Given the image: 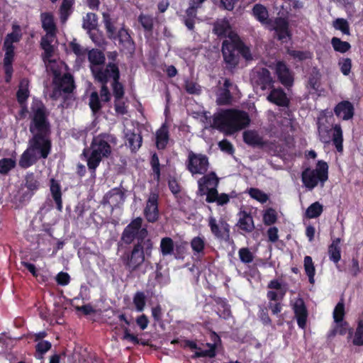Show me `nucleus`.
<instances>
[{"mask_svg": "<svg viewBox=\"0 0 363 363\" xmlns=\"http://www.w3.org/2000/svg\"><path fill=\"white\" fill-rule=\"evenodd\" d=\"M33 117L29 125L32 134L28 147L21 155L18 164L27 169L40 159L45 160L52 151L51 125L45 106L40 101L36 107H31Z\"/></svg>", "mask_w": 363, "mask_h": 363, "instance_id": "1", "label": "nucleus"}, {"mask_svg": "<svg viewBox=\"0 0 363 363\" xmlns=\"http://www.w3.org/2000/svg\"><path fill=\"white\" fill-rule=\"evenodd\" d=\"M132 244L130 250L124 252L120 257L125 269L130 273L138 269L146 259L152 257L154 249L153 240L149 235L139 238Z\"/></svg>", "mask_w": 363, "mask_h": 363, "instance_id": "2", "label": "nucleus"}, {"mask_svg": "<svg viewBox=\"0 0 363 363\" xmlns=\"http://www.w3.org/2000/svg\"><path fill=\"white\" fill-rule=\"evenodd\" d=\"M213 121V127L227 135L245 128L250 123L247 112L236 109L223 110L215 115Z\"/></svg>", "mask_w": 363, "mask_h": 363, "instance_id": "3", "label": "nucleus"}, {"mask_svg": "<svg viewBox=\"0 0 363 363\" xmlns=\"http://www.w3.org/2000/svg\"><path fill=\"white\" fill-rule=\"evenodd\" d=\"M103 21L108 39L112 40L121 51L132 54L135 49V43L131 36L132 31L124 23L119 29L108 13L103 14Z\"/></svg>", "mask_w": 363, "mask_h": 363, "instance_id": "4", "label": "nucleus"}, {"mask_svg": "<svg viewBox=\"0 0 363 363\" xmlns=\"http://www.w3.org/2000/svg\"><path fill=\"white\" fill-rule=\"evenodd\" d=\"M111 135L100 133L94 136L90 145L91 153L88 158V169L93 178L96 177V171L103 158H108L111 155L112 149L109 144Z\"/></svg>", "mask_w": 363, "mask_h": 363, "instance_id": "5", "label": "nucleus"}, {"mask_svg": "<svg viewBox=\"0 0 363 363\" xmlns=\"http://www.w3.org/2000/svg\"><path fill=\"white\" fill-rule=\"evenodd\" d=\"M328 179V164L323 160L318 161L315 169L308 167L301 173L302 183L308 190H313L318 183L323 186Z\"/></svg>", "mask_w": 363, "mask_h": 363, "instance_id": "6", "label": "nucleus"}, {"mask_svg": "<svg viewBox=\"0 0 363 363\" xmlns=\"http://www.w3.org/2000/svg\"><path fill=\"white\" fill-rule=\"evenodd\" d=\"M143 220L141 217L133 219L123 229L121 240L125 245H130L139 238L148 235L147 228L143 227Z\"/></svg>", "mask_w": 363, "mask_h": 363, "instance_id": "7", "label": "nucleus"}, {"mask_svg": "<svg viewBox=\"0 0 363 363\" xmlns=\"http://www.w3.org/2000/svg\"><path fill=\"white\" fill-rule=\"evenodd\" d=\"M229 40H224L222 42L221 52L225 67L229 71H233L238 65L240 62L239 54L235 48L234 40L231 33L228 35Z\"/></svg>", "mask_w": 363, "mask_h": 363, "instance_id": "8", "label": "nucleus"}, {"mask_svg": "<svg viewBox=\"0 0 363 363\" xmlns=\"http://www.w3.org/2000/svg\"><path fill=\"white\" fill-rule=\"evenodd\" d=\"M186 169L192 174H205L209 167L208 158L206 155L189 152L186 162Z\"/></svg>", "mask_w": 363, "mask_h": 363, "instance_id": "9", "label": "nucleus"}, {"mask_svg": "<svg viewBox=\"0 0 363 363\" xmlns=\"http://www.w3.org/2000/svg\"><path fill=\"white\" fill-rule=\"evenodd\" d=\"M90 69L95 82L99 83L108 84L110 79L121 77L119 67L115 62H108L105 67H91Z\"/></svg>", "mask_w": 363, "mask_h": 363, "instance_id": "10", "label": "nucleus"}, {"mask_svg": "<svg viewBox=\"0 0 363 363\" xmlns=\"http://www.w3.org/2000/svg\"><path fill=\"white\" fill-rule=\"evenodd\" d=\"M208 224L215 238L225 242L230 240V226L224 218H220L217 221L216 218L210 216L208 219Z\"/></svg>", "mask_w": 363, "mask_h": 363, "instance_id": "11", "label": "nucleus"}, {"mask_svg": "<svg viewBox=\"0 0 363 363\" xmlns=\"http://www.w3.org/2000/svg\"><path fill=\"white\" fill-rule=\"evenodd\" d=\"M214 336V342L215 343H207L206 345L209 347L208 350H202L199 347H198L196 342L190 340H185L183 342L184 347H189L191 350H196L194 354L192 356V358H199V357H210L213 358L216 355V341H220V337L215 333H213Z\"/></svg>", "mask_w": 363, "mask_h": 363, "instance_id": "12", "label": "nucleus"}, {"mask_svg": "<svg viewBox=\"0 0 363 363\" xmlns=\"http://www.w3.org/2000/svg\"><path fill=\"white\" fill-rule=\"evenodd\" d=\"M275 74L278 81L287 89L294 84V72L284 61H278L275 65Z\"/></svg>", "mask_w": 363, "mask_h": 363, "instance_id": "13", "label": "nucleus"}, {"mask_svg": "<svg viewBox=\"0 0 363 363\" xmlns=\"http://www.w3.org/2000/svg\"><path fill=\"white\" fill-rule=\"evenodd\" d=\"M144 216L149 223H153L158 220L160 217L158 192L150 191L144 208Z\"/></svg>", "mask_w": 363, "mask_h": 363, "instance_id": "14", "label": "nucleus"}, {"mask_svg": "<svg viewBox=\"0 0 363 363\" xmlns=\"http://www.w3.org/2000/svg\"><path fill=\"white\" fill-rule=\"evenodd\" d=\"M22 38L21 26L18 24L12 25V32L8 33L4 39L3 50L5 51L4 57H14L15 47L13 43H18Z\"/></svg>", "mask_w": 363, "mask_h": 363, "instance_id": "15", "label": "nucleus"}, {"mask_svg": "<svg viewBox=\"0 0 363 363\" xmlns=\"http://www.w3.org/2000/svg\"><path fill=\"white\" fill-rule=\"evenodd\" d=\"M252 81L263 91L270 89L274 86V80L271 73L265 67L260 68L254 73Z\"/></svg>", "mask_w": 363, "mask_h": 363, "instance_id": "16", "label": "nucleus"}, {"mask_svg": "<svg viewBox=\"0 0 363 363\" xmlns=\"http://www.w3.org/2000/svg\"><path fill=\"white\" fill-rule=\"evenodd\" d=\"M54 82L55 87L53 91L54 94H57V92L61 91L65 94H72L75 89L74 82L73 77L69 73H65L62 77L58 79L55 78Z\"/></svg>", "mask_w": 363, "mask_h": 363, "instance_id": "17", "label": "nucleus"}, {"mask_svg": "<svg viewBox=\"0 0 363 363\" xmlns=\"http://www.w3.org/2000/svg\"><path fill=\"white\" fill-rule=\"evenodd\" d=\"M292 308L298 327L304 330L306 327L308 313L303 299L301 298H296Z\"/></svg>", "mask_w": 363, "mask_h": 363, "instance_id": "18", "label": "nucleus"}, {"mask_svg": "<svg viewBox=\"0 0 363 363\" xmlns=\"http://www.w3.org/2000/svg\"><path fill=\"white\" fill-rule=\"evenodd\" d=\"M239 217L236 226L240 230L245 233H251L255 229L253 217L250 212L241 210L238 213Z\"/></svg>", "mask_w": 363, "mask_h": 363, "instance_id": "19", "label": "nucleus"}, {"mask_svg": "<svg viewBox=\"0 0 363 363\" xmlns=\"http://www.w3.org/2000/svg\"><path fill=\"white\" fill-rule=\"evenodd\" d=\"M270 89L271 91L267 97L269 102L280 107L288 108L289 106L290 99L282 88H274L273 86Z\"/></svg>", "mask_w": 363, "mask_h": 363, "instance_id": "20", "label": "nucleus"}, {"mask_svg": "<svg viewBox=\"0 0 363 363\" xmlns=\"http://www.w3.org/2000/svg\"><path fill=\"white\" fill-rule=\"evenodd\" d=\"M334 113L338 118H342L345 121L352 118L354 114V108L353 104L344 100L339 102L334 108Z\"/></svg>", "mask_w": 363, "mask_h": 363, "instance_id": "21", "label": "nucleus"}, {"mask_svg": "<svg viewBox=\"0 0 363 363\" xmlns=\"http://www.w3.org/2000/svg\"><path fill=\"white\" fill-rule=\"evenodd\" d=\"M50 191L51 196L56 205V209L62 212L63 208L62 205V193L61 190V185L60 182L54 178L50 180Z\"/></svg>", "mask_w": 363, "mask_h": 363, "instance_id": "22", "label": "nucleus"}, {"mask_svg": "<svg viewBox=\"0 0 363 363\" xmlns=\"http://www.w3.org/2000/svg\"><path fill=\"white\" fill-rule=\"evenodd\" d=\"M274 29L279 40H283L287 37L290 38L291 36L289 22L284 18L278 17L275 18Z\"/></svg>", "mask_w": 363, "mask_h": 363, "instance_id": "23", "label": "nucleus"}, {"mask_svg": "<svg viewBox=\"0 0 363 363\" xmlns=\"http://www.w3.org/2000/svg\"><path fill=\"white\" fill-rule=\"evenodd\" d=\"M124 193L119 188L111 189L104 196V203L116 207L124 202Z\"/></svg>", "mask_w": 363, "mask_h": 363, "instance_id": "24", "label": "nucleus"}, {"mask_svg": "<svg viewBox=\"0 0 363 363\" xmlns=\"http://www.w3.org/2000/svg\"><path fill=\"white\" fill-rule=\"evenodd\" d=\"M243 141L252 147H263L267 145V142L263 140V138L257 131L252 130L244 131Z\"/></svg>", "mask_w": 363, "mask_h": 363, "instance_id": "25", "label": "nucleus"}, {"mask_svg": "<svg viewBox=\"0 0 363 363\" xmlns=\"http://www.w3.org/2000/svg\"><path fill=\"white\" fill-rule=\"evenodd\" d=\"M340 241V238H335L333 240L332 243L328 246L329 259L336 264V268L339 272L342 271V268L338 264V262L341 259Z\"/></svg>", "mask_w": 363, "mask_h": 363, "instance_id": "26", "label": "nucleus"}, {"mask_svg": "<svg viewBox=\"0 0 363 363\" xmlns=\"http://www.w3.org/2000/svg\"><path fill=\"white\" fill-rule=\"evenodd\" d=\"M231 35L238 54H240L246 61L252 60V55L250 48L245 45L236 33H231Z\"/></svg>", "mask_w": 363, "mask_h": 363, "instance_id": "27", "label": "nucleus"}, {"mask_svg": "<svg viewBox=\"0 0 363 363\" xmlns=\"http://www.w3.org/2000/svg\"><path fill=\"white\" fill-rule=\"evenodd\" d=\"M335 325L329 332V337H334L337 334L340 335H345L346 333L348 334L347 339L350 340L353 335V328H349V323L345 320L341 322H335Z\"/></svg>", "mask_w": 363, "mask_h": 363, "instance_id": "28", "label": "nucleus"}, {"mask_svg": "<svg viewBox=\"0 0 363 363\" xmlns=\"http://www.w3.org/2000/svg\"><path fill=\"white\" fill-rule=\"evenodd\" d=\"M213 32L218 38H228V35L230 33H234L231 30L230 23L226 19L221 21H217L213 24Z\"/></svg>", "mask_w": 363, "mask_h": 363, "instance_id": "29", "label": "nucleus"}, {"mask_svg": "<svg viewBox=\"0 0 363 363\" xmlns=\"http://www.w3.org/2000/svg\"><path fill=\"white\" fill-rule=\"evenodd\" d=\"M29 96V80L27 78H23L20 81L18 89L16 91L17 101L20 105H23L26 104Z\"/></svg>", "mask_w": 363, "mask_h": 363, "instance_id": "30", "label": "nucleus"}, {"mask_svg": "<svg viewBox=\"0 0 363 363\" xmlns=\"http://www.w3.org/2000/svg\"><path fill=\"white\" fill-rule=\"evenodd\" d=\"M127 145L132 152H135L141 147L143 137L140 133H135L130 130H127L125 135Z\"/></svg>", "mask_w": 363, "mask_h": 363, "instance_id": "31", "label": "nucleus"}, {"mask_svg": "<svg viewBox=\"0 0 363 363\" xmlns=\"http://www.w3.org/2000/svg\"><path fill=\"white\" fill-rule=\"evenodd\" d=\"M138 21L145 31V37L152 35L154 29L155 18L149 14L140 13L138 17Z\"/></svg>", "mask_w": 363, "mask_h": 363, "instance_id": "32", "label": "nucleus"}, {"mask_svg": "<svg viewBox=\"0 0 363 363\" xmlns=\"http://www.w3.org/2000/svg\"><path fill=\"white\" fill-rule=\"evenodd\" d=\"M169 139V130L165 124H163L156 132V147L158 150H164Z\"/></svg>", "mask_w": 363, "mask_h": 363, "instance_id": "33", "label": "nucleus"}, {"mask_svg": "<svg viewBox=\"0 0 363 363\" xmlns=\"http://www.w3.org/2000/svg\"><path fill=\"white\" fill-rule=\"evenodd\" d=\"M332 141L338 152H343V133L341 125L335 124L332 128Z\"/></svg>", "mask_w": 363, "mask_h": 363, "instance_id": "34", "label": "nucleus"}, {"mask_svg": "<svg viewBox=\"0 0 363 363\" xmlns=\"http://www.w3.org/2000/svg\"><path fill=\"white\" fill-rule=\"evenodd\" d=\"M42 27L48 34L54 35L56 30V26L54 22L53 16L50 13H42L40 15Z\"/></svg>", "mask_w": 363, "mask_h": 363, "instance_id": "35", "label": "nucleus"}, {"mask_svg": "<svg viewBox=\"0 0 363 363\" xmlns=\"http://www.w3.org/2000/svg\"><path fill=\"white\" fill-rule=\"evenodd\" d=\"M118 319L121 321H123L125 324V326L121 325V328H123V333H124L123 339L127 340L133 342L135 345L139 344L138 337L136 335L131 334L130 333V330L127 327L130 325V323H131L130 320H129L126 318L125 315L123 313H121L118 315Z\"/></svg>", "mask_w": 363, "mask_h": 363, "instance_id": "36", "label": "nucleus"}, {"mask_svg": "<svg viewBox=\"0 0 363 363\" xmlns=\"http://www.w3.org/2000/svg\"><path fill=\"white\" fill-rule=\"evenodd\" d=\"M215 301L219 306L218 312L219 317L225 320L229 319V318L232 316V313L230 306L228 303L227 300L225 298L218 297L215 300Z\"/></svg>", "mask_w": 363, "mask_h": 363, "instance_id": "37", "label": "nucleus"}, {"mask_svg": "<svg viewBox=\"0 0 363 363\" xmlns=\"http://www.w3.org/2000/svg\"><path fill=\"white\" fill-rule=\"evenodd\" d=\"M252 14L262 23H267L269 13L267 8L260 4H256L252 8Z\"/></svg>", "mask_w": 363, "mask_h": 363, "instance_id": "38", "label": "nucleus"}, {"mask_svg": "<svg viewBox=\"0 0 363 363\" xmlns=\"http://www.w3.org/2000/svg\"><path fill=\"white\" fill-rule=\"evenodd\" d=\"M88 60L91 63V67H100L105 62V56L104 53L99 50H91L88 53Z\"/></svg>", "mask_w": 363, "mask_h": 363, "instance_id": "39", "label": "nucleus"}, {"mask_svg": "<svg viewBox=\"0 0 363 363\" xmlns=\"http://www.w3.org/2000/svg\"><path fill=\"white\" fill-rule=\"evenodd\" d=\"M197 17V11L192 7H188L185 11V15L183 16V22L189 30H194L195 19Z\"/></svg>", "mask_w": 363, "mask_h": 363, "instance_id": "40", "label": "nucleus"}, {"mask_svg": "<svg viewBox=\"0 0 363 363\" xmlns=\"http://www.w3.org/2000/svg\"><path fill=\"white\" fill-rule=\"evenodd\" d=\"M191 247L194 255H203L206 247V241L203 237L196 236L191 240Z\"/></svg>", "mask_w": 363, "mask_h": 363, "instance_id": "41", "label": "nucleus"}, {"mask_svg": "<svg viewBox=\"0 0 363 363\" xmlns=\"http://www.w3.org/2000/svg\"><path fill=\"white\" fill-rule=\"evenodd\" d=\"M160 248V252L164 257L172 255L174 250V243L173 240L169 237L162 238Z\"/></svg>", "mask_w": 363, "mask_h": 363, "instance_id": "42", "label": "nucleus"}, {"mask_svg": "<svg viewBox=\"0 0 363 363\" xmlns=\"http://www.w3.org/2000/svg\"><path fill=\"white\" fill-rule=\"evenodd\" d=\"M323 211V206L318 201L311 204L306 209L305 216L307 218H316L319 217Z\"/></svg>", "mask_w": 363, "mask_h": 363, "instance_id": "43", "label": "nucleus"}, {"mask_svg": "<svg viewBox=\"0 0 363 363\" xmlns=\"http://www.w3.org/2000/svg\"><path fill=\"white\" fill-rule=\"evenodd\" d=\"M25 186L32 192V194L40 187V183L33 172H28L25 177Z\"/></svg>", "mask_w": 363, "mask_h": 363, "instance_id": "44", "label": "nucleus"}, {"mask_svg": "<svg viewBox=\"0 0 363 363\" xmlns=\"http://www.w3.org/2000/svg\"><path fill=\"white\" fill-rule=\"evenodd\" d=\"M331 45L335 51L340 53H345L351 48V45L348 42L342 41L337 37L331 39Z\"/></svg>", "mask_w": 363, "mask_h": 363, "instance_id": "45", "label": "nucleus"}, {"mask_svg": "<svg viewBox=\"0 0 363 363\" xmlns=\"http://www.w3.org/2000/svg\"><path fill=\"white\" fill-rule=\"evenodd\" d=\"M304 269L306 274L308 277V281L311 284H313L314 277L315 274V269L311 257L306 255L304 257Z\"/></svg>", "mask_w": 363, "mask_h": 363, "instance_id": "46", "label": "nucleus"}, {"mask_svg": "<svg viewBox=\"0 0 363 363\" xmlns=\"http://www.w3.org/2000/svg\"><path fill=\"white\" fill-rule=\"evenodd\" d=\"M121 77H117L112 80L111 87L114 99H123L125 95L124 86L120 82Z\"/></svg>", "mask_w": 363, "mask_h": 363, "instance_id": "47", "label": "nucleus"}, {"mask_svg": "<svg viewBox=\"0 0 363 363\" xmlns=\"http://www.w3.org/2000/svg\"><path fill=\"white\" fill-rule=\"evenodd\" d=\"M352 344L354 346H363V320H359L355 331H353Z\"/></svg>", "mask_w": 363, "mask_h": 363, "instance_id": "48", "label": "nucleus"}, {"mask_svg": "<svg viewBox=\"0 0 363 363\" xmlns=\"http://www.w3.org/2000/svg\"><path fill=\"white\" fill-rule=\"evenodd\" d=\"M150 165L153 172L154 180L160 182L161 178L160 164L158 155L155 152L151 157Z\"/></svg>", "mask_w": 363, "mask_h": 363, "instance_id": "49", "label": "nucleus"}, {"mask_svg": "<svg viewBox=\"0 0 363 363\" xmlns=\"http://www.w3.org/2000/svg\"><path fill=\"white\" fill-rule=\"evenodd\" d=\"M200 182L206 186L217 187L218 185L219 179L214 172H211L207 174H204L201 179H199Z\"/></svg>", "mask_w": 363, "mask_h": 363, "instance_id": "50", "label": "nucleus"}, {"mask_svg": "<svg viewBox=\"0 0 363 363\" xmlns=\"http://www.w3.org/2000/svg\"><path fill=\"white\" fill-rule=\"evenodd\" d=\"M14 57H6L4 58V69L5 73V82L6 83H10L12 79V75L13 72V62Z\"/></svg>", "mask_w": 363, "mask_h": 363, "instance_id": "51", "label": "nucleus"}, {"mask_svg": "<svg viewBox=\"0 0 363 363\" xmlns=\"http://www.w3.org/2000/svg\"><path fill=\"white\" fill-rule=\"evenodd\" d=\"M16 165V162L12 158H3L0 160V174H7Z\"/></svg>", "mask_w": 363, "mask_h": 363, "instance_id": "52", "label": "nucleus"}, {"mask_svg": "<svg viewBox=\"0 0 363 363\" xmlns=\"http://www.w3.org/2000/svg\"><path fill=\"white\" fill-rule=\"evenodd\" d=\"M146 297L143 292L138 291L133 296V304L135 306L136 311L142 312L145 306Z\"/></svg>", "mask_w": 363, "mask_h": 363, "instance_id": "53", "label": "nucleus"}, {"mask_svg": "<svg viewBox=\"0 0 363 363\" xmlns=\"http://www.w3.org/2000/svg\"><path fill=\"white\" fill-rule=\"evenodd\" d=\"M333 27L338 30H340L343 34L350 35V25L347 21L342 18H338L333 21Z\"/></svg>", "mask_w": 363, "mask_h": 363, "instance_id": "54", "label": "nucleus"}, {"mask_svg": "<svg viewBox=\"0 0 363 363\" xmlns=\"http://www.w3.org/2000/svg\"><path fill=\"white\" fill-rule=\"evenodd\" d=\"M89 107L94 113H98L101 108V104L99 99V94L93 91L89 96Z\"/></svg>", "mask_w": 363, "mask_h": 363, "instance_id": "55", "label": "nucleus"}, {"mask_svg": "<svg viewBox=\"0 0 363 363\" xmlns=\"http://www.w3.org/2000/svg\"><path fill=\"white\" fill-rule=\"evenodd\" d=\"M184 89L189 94L199 95L201 93V86L192 80H185Z\"/></svg>", "mask_w": 363, "mask_h": 363, "instance_id": "56", "label": "nucleus"}, {"mask_svg": "<svg viewBox=\"0 0 363 363\" xmlns=\"http://www.w3.org/2000/svg\"><path fill=\"white\" fill-rule=\"evenodd\" d=\"M345 315V304L343 301H341L337 303L334 308L333 313L334 322H341L344 320Z\"/></svg>", "mask_w": 363, "mask_h": 363, "instance_id": "57", "label": "nucleus"}, {"mask_svg": "<svg viewBox=\"0 0 363 363\" xmlns=\"http://www.w3.org/2000/svg\"><path fill=\"white\" fill-rule=\"evenodd\" d=\"M249 194L252 199L262 203H266L269 199L267 194L257 188H250L249 190Z\"/></svg>", "mask_w": 363, "mask_h": 363, "instance_id": "58", "label": "nucleus"}, {"mask_svg": "<svg viewBox=\"0 0 363 363\" xmlns=\"http://www.w3.org/2000/svg\"><path fill=\"white\" fill-rule=\"evenodd\" d=\"M287 53L294 59L298 60V61L311 59L312 57V54L309 51L288 50Z\"/></svg>", "mask_w": 363, "mask_h": 363, "instance_id": "59", "label": "nucleus"}, {"mask_svg": "<svg viewBox=\"0 0 363 363\" xmlns=\"http://www.w3.org/2000/svg\"><path fill=\"white\" fill-rule=\"evenodd\" d=\"M277 220L276 211L273 208H268L263 214V222L266 225H271Z\"/></svg>", "mask_w": 363, "mask_h": 363, "instance_id": "60", "label": "nucleus"}, {"mask_svg": "<svg viewBox=\"0 0 363 363\" xmlns=\"http://www.w3.org/2000/svg\"><path fill=\"white\" fill-rule=\"evenodd\" d=\"M97 26V18L96 15L93 13H89L86 16V18L84 22V28L88 30H93Z\"/></svg>", "mask_w": 363, "mask_h": 363, "instance_id": "61", "label": "nucleus"}, {"mask_svg": "<svg viewBox=\"0 0 363 363\" xmlns=\"http://www.w3.org/2000/svg\"><path fill=\"white\" fill-rule=\"evenodd\" d=\"M338 65L341 72L347 76L350 74L352 68V60L350 58H342L339 60Z\"/></svg>", "mask_w": 363, "mask_h": 363, "instance_id": "62", "label": "nucleus"}, {"mask_svg": "<svg viewBox=\"0 0 363 363\" xmlns=\"http://www.w3.org/2000/svg\"><path fill=\"white\" fill-rule=\"evenodd\" d=\"M238 254L241 262L245 264H249L253 261V255L247 247L240 249Z\"/></svg>", "mask_w": 363, "mask_h": 363, "instance_id": "63", "label": "nucleus"}, {"mask_svg": "<svg viewBox=\"0 0 363 363\" xmlns=\"http://www.w3.org/2000/svg\"><path fill=\"white\" fill-rule=\"evenodd\" d=\"M218 147L221 151L232 155L234 153L235 149L232 143L227 139H223L218 143Z\"/></svg>", "mask_w": 363, "mask_h": 363, "instance_id": "64", "label": "nucleus"}]
</instances>
